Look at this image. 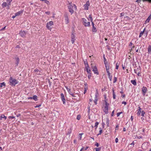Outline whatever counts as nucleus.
<instances>
[{"mask_svg":"<svg viewBox=\"0 0 151 151\" xmlns=\"http://www.w3.org/2000/svg\"><path fill=\"white\" fill-rule=\"evenodd\" d=\"M87 88H88V87L87 86H85V88H84V89H85V90H84V93H85L86 92L87 90Z\"/></svg>","mask_w":151,"mask_h":151,"instance_id":"obj_39","label":"nucleus"},{"mask_svg":"<svg viewBox=\"0 0 151 151\" xmlns=\"http://www.w3.org/2000/svg\"><path fill=\"white\" fill-rule=\"evenodd\" d=\"M89 18L90 19L91 22H92L93 19L91 16V15H90L89 16Z\"/></svg>","mask_w":151,"mask_h":151,"instance_id":"obj_43","label":"nucleus"},{"mask_svg":"<svg viewBox=\"0 0 151 151\" xmlns=\"http://www.w3.org/2000/svg\"><path fill=\"white\" fill-rule=\"evenodd\" d=\"M72 130V127H70V129H68V132L67 134V135L70 134L71 133Z\"/></svg>","mask_w":151,"mask_h":151,"instance_id":"obj_16","label":"nucleus"},{"mask_svg":"<svg viewBox=\"0 0 151 151\" xmlns=\"http://www.w3.org/2000/svg\"><path fill=\"white\" fill-rule=\"evenodd\" d=\"M99 129H100L99 132V133L98 134V135L101 134L102 132V130L101 128H100Z\"/></svg>","mask_w":151,"mask_h":151,"instance_id":"obj_32","label":"nucleus"},{"mask_svg":"<svg viewBox=\"0 0 151 151\" xmlns=\"http://www.w3.org/2000/svg\"><path fill=\"white\" fill-rule=\"evenodd\" d=\"M28 99H32V97H29L28 98Z\"/></svg>","mask_w":151,"mask_h":151,"instance_id":"obj_64","label":"nucleus"},{"mask_svg":"<svg viewBox=\"0 0 151 151\" xmlns=\"http://www.w3.org/2000/svg\"><path fill=\"white\" fill-rule=\"evenodd\" d=\"M20 45H21L20 44H19V45H17L15 47V48H21V46H20Z\"/></svg>","mask_w":151,"mask_h":151,"instance_id":"obj_40","label":"nucleus"},{"mask_svg":"<svg viewBox=\"0 0 151 151\" xmlns=\"http://www.w3.org/2000/svg\"><path fill=\"white\" fill-rule=\"evenodd\" d=\"M9 119H14L15 117L14 116H9Z\"/></svg>","mask_w":151,"mask_h":151,"instance_id":"obj_50","label":"nucleus"},{"mask_svg":"<svg viewBox=\"0 0 151 151\" xmlns=\"http://www.w3.org/2000/svg\"><path fill=\"white\" fill-rule=\"evenodd\" d=\"M95 145L97 147H98L99 146V144L98 143L96 142L95 144Z\"/></svg>","mask_w":151,"mask_h":151,"instance_id":"obj_47","label":"nucleus"},{"mask_svg":"<svg viewBox=\"0 0 151 151\" xmlns=\"http://www.w3.org/2000/svg\"><path fill=\"white\" fill-rule=\"evenodd\" d=\"M86 70L87 72L88 73H91V70L90 69V68L89 67V68H88V66L86 67Z\"/></svg>","mask_w":151,"mask_h":151,"instance_id":"obj_25","label":"nucleus"},{"mask_svg":"<svg viewBox=\"0 0 151 151\" xmlns=\"http://www.w3.org/2000/svg\"><path fill=\"white\" fill-rule=\"evenodd\" d=\"M131 83L134 86L137 85V83L135 80H132L131 81Z\"/></svg>","mask_w":151,"mask_h":151,"instance_id":"obj_19","label":"nucleus"},{"mask_svg":"<svg viewBox=\"0 0 151 151\" xmlns=\"http://www.w3.org/2000/svg\"><path fill=\"white\" fill-rule=\"evenodd\" d=\"M81 116L80 115H78L77 116V119L79 120L81 118Z\"/></svg>","mask_w":151,"mask_h":151,"instance_id":"obj_37","label":"nucleus"},{"mask_svg":"<svg viewBox=\"0 0 151 151\" xmlns=\"http://www.w3.org/2000/svg\"><path fill=\"white\" fill-rule=\"evenodd\" d=\"M95 149L96 150L95 151H100V150L101 149V147L96 148H95Z\"/></svg>","mask_w":151,"mask_h":151,"instance_id":"obj_34","label":"nucleus"},{"mask_svg":"<svg viewBox=\"0 0 151 151\" xmlns=\"http://www.w3.org/2000/svg\"><path fill=\"white\" fill-rule=\"evenodd\" d=\"M99 124V123L98 122H96L95 123V125L94 127H95V129H96L97 127H98V125Z\"/></svg>","mask_w":151,"mask_h":151,"instance_id":"obj_31","label":"nucleus"},{"mask_svg":"<svg viewBox=\"0 0 151 151\" xmlns=\"http://www.w3.org/2000/svg\"><path fill=\"white\" fill-rule=\"evenodd\" d=\"M119 64H118V63H116V69H118V67H119Z\"/></svg>","mask_w":151,"mask_h":151,"instance_id":"obj_42","label":"nucleus"},{"mask_svg":"<svg viewBox=\"0 0 151 151\" xmlns=\"http://www.w3.org/2000/svg\"><path fill=\"white\" fill-rule=\"evenodd\" d=\"M75 37L74 35L73 34H72L71 35V41L72 44H73L74 43L75 41L76 40Z\"/></svg>","mask_w":151,"mask_h":151,"instance_id":"obj_11","label":"nucleus"},{"mask_svg":"<svg viewBox=\"0 0 151 151\" xmlns=\"http://www.w3.org/2000/svg\"><path fill=\"white\" fill-rule=\"evenodd\" d=\"M105 66L106 68V70H109V68L108 65H105Z\"/></svg>","mask_w":151,"mask_h":151,"instance_id":"obj_35","label":"nucleus"},{"mask_svg":"<svg viewBox=\"0 0 151 151\" xmlns=\"http://www.w3.org/2000/svg\"><path fill=\"white\" fill-rule=\"evenodd\" d=\"M84 64L85 65V68H86V67L88 66V68H89V66H88V63H87V61H84Z\"/></svg>","mask_w":151,"mask_h":151,"instance_id":"obj_27","label":"nucleus"},{"mask_svg":"<svg viewBox=\"0 0 151 151\" xmlns=\"http://www.w3.org/2000/svg\"><path fill=\"white\" fill-rule=\"evenodd\" d=\"M10 85L12 86H15V85L18 84L19 81L16 79L13 78L12 77L9 78Z\"/></svg>","mask_w":151,"mask_h":151,"instance_id":"obj_1","label":"nucleus"},{"mask_svg":"<svg viewBox=\"0 0 151 151\" xmlns=\"http://www.w3.org/2000/svg\"><path fill=\"white\" fill-rule=\"evenodd\" d=\"M148 52L149 53L151 52V45H149L148 48Z\"/></svg>","mask_w":151,"mask_h":151,"instance_id":"obj_24","label":"nucleus"},{"mask_svg":"<svg viewBox=\"0 0 151 151\" xmlns=\"http://www.w3.org/2000/svg\"><path fill=\"white\" fill-rule=\"evenodd\" d=\"M145 28L141 32L139 36V37H141L143 35L144 32L145 31Z\"/></svg>","mask_w":151,"mask_h":151,"instance_id":"obj_18","label":"nucleus"},{"mask_svg":"<svg viewBox=\"0 0 151 151\" xmlns=\"http://www.w3.org/2000/svg\"><path fill=\"white\" fill-rule=\"evenodd\" d=\"M103 58H104V61H106V59L105 57V55H104V56H103Z\"/></svg>","mask_w":151,"mask_h":151,"instance_id":"obj_54","label":"nucleus"},{"mask_svg":"<svg viewBox=\"0 0 151 151\" xmlns=\"http://www.w3.org/2000/svg\"><path fill=\"white\" fill-rule=\"evenodd\" d=\"M114 110L112 112L111 114V116H113L114 115Z\"/></svg>","mask_w":151,"mask_h":151,"instance_id":"obj_59","label":"nucleus"},{"mask_svg":"<svg viewBox=\"0 0 151 151\" xmlns=\"http://www.w3.org/2000/svg\"><path fill=\"white\" fill-rule=\"evenodd\" d=\"M1 120L2 119V118H4L5 119H6V116H5L4 115V114H2L1 116Z\"/></svg>","mask_w":151,"mask_h":151,"instance_id":"obj_29","label":"nucleus"},{"mask_svg":"<svg viewBox=\"0 0 151 151\" xmlns=\"http://www.w3.org/2000/svg\"><path fill=\"white\" fill-rule=\"evenodd\" d=\"M16 62L15 63L16 66H17L19 62V59L18 57H16L15 58Z\"/></svg>","mask_w":151,"mask_h":151,"instance_id":"obj_14","label":"nucleus"},{"mask_svg":"<svg viewBox=\"0 0 151 151\" xmlns=\"http://www.w3.org/2000/svg\"><path fill=\"white\" fill-rule=\"evenodd\" d=\"M112 94H113V98L114 99H116V95H115V93L114 92V89L113 88V89H112Z\"/></svg>","mask_w":151,"mask_h":151,"instance_id":"obj_15","label":"nucleus"},{"mask_svg":"<svg viewBox=\"0 0 151 151\" xmlns=\"http://www.w3.org/2000/svg\"><path fill=\"white\" fill-rule=\"evenodd\" d=\"M141 113V111H138V112L137 113V114L138 115H140Z\"/></svg>","mask_w":151,"mask_h":151,"instance_id":"obj_46","label":"nucleus"},{"mask_svg":"<svg viewBox=\"0 0 151 151\" xmlns=\"http://www.w3.org/2000/svg\"><path fill=\"white\" fill-rule=\"evenodd\" d=\"M115 141L116 143H117L118 142V139L117 138H116L115 139Z\"/></svg>","mask_w":151,"mask_h":151,"instance_id":"obj_52","label":"nucleus"},{"mask_svg":"<svg viewBox=\"0 0 151 151\" xmlns=\"http://www.w3.org/2000/svg\"><path fill=\"white\" fill-rule=\"evenodd\" d=\"M48 82L50 86H51V82L49 80H48Z\"/></svg>","mask_w":151,"mask_h":151,"instance_id":"obj_57","label":"nucleus"},{"mask_svg":"<svg viewBox=\"0 0 151 151\" xmlns=\"http://www.w3.org/2000/svg\"><path fill=\"white\" fill-rule=\"evenodd\" d=\"M61 98L63 101V104H64L65 103V99L63 93L61 94Z\"/></svg>","mask_w":151,"mask_h":151,"instance_id":"obj_10","label":"nucleus"},{"mask_svg":"<svg viewBox=\"0 0 151 151\" xmlns=\"http://www.w3.org/2000/svg\"><path fill=\"white\" fill-rule=\"evenodd\" d=\"M147 91V89L146 87L143 86L142 88V92L143 93L144 95H145Z\"/></svg>","mask_w":151,"mask_h":151,"instance_id":"obj_8","label":"nucleus"},{"mask_svg":"<svg viewBox=\"0 0 151 151\" xmlns=\"http://www.w3.org/2000/svg\"><path fill=\"white\" fill-rule=\"evenodd\" d=\"M102 128H103L104 127V123H102Z\"/></svg>","mask_w":151,"mask_h":151,"instance_id":"obj_62","label":"nucleus"},{"mask_svg":"<svg viewBox=\"0 0 151 151\" xmlns=\"http://www.w3.org/2000/svg\"><path fill=\"white\" fill-rule=\"evenodd\" d=\"M0 84H1V85H0V87L1 88H2L3 87H5L6 86L5 83L4 82L1 83Z\"/></svg>","mask_w":151,"mask_h":151,"instance_id":"obj_22","label":"nucleus"},{"mask_svg":"<svg viewBox=\"0 0 151 151\" xmlns=\"http://www.w3.org/2000/svg\"><path fill=\"white\" fill-rule=\"evenodd\" d=\"M73 6L71 5H70L68 6V8L69 9V11L71 14H73L74 12L73 10Z\"/></svg>","mask_w":151,"mask_h":151,"instance_id":"obj_7","label":"nucleus"},{"mask_svg":"<svg viewBox=\"0 0 151 151\" xmlns=\"http://www.w3.org/2000/svg\"><path fill=\"white\" fill-rule=\"evenodd\" d=\"M140 68L139 66V67L138 68H137V72H138V70H140Z\"/></svg>","mask_w":151,"mask_h":151,"instance_id":"obj_58","label":"nucleus"},{"mask_svg":"<svg viewBox=\"0 0 151 151\" xmlns=\"http://www.w3.org/2000/svg\"><path fill=\"white\" fill-rule=\"evenodd\" d=\"M98 99H97L96 95L95 99L94 100V102L95 104H97Z\"/></svg>","mask_w":151,"mask_h":151,"instance_id":"obj_30","label":"nucleus"},{"mask_svg":"<svg viewBox=\"0 0 151 151\" xmlns=\"http://www.w3.org/2000/svg\"><path fill=\"white\" fill-rule=\"evenodd\" d=\"M104 102L105 106L103 109V110L105 114H107L108 112L109 104L107 102L106 100H105Z\"/></svg>","mask_w":151,"mask_h":151,"instance_id":"obj_2","label":"nucleus"},{"mask_svg":"<svg viewBox=\"0 0 151 151\" xmlns=\"http://www.w3.org/2000/svg\"><path fill=\"white\" fill-rule=\"evenodd\" d=\"M106 124L107 127H109V120L108 118L106 119Z\"/></svg>","mask_w":151,"mask_h":151,"instance_id":"obj_26","label":"nucleus"},{"mask_svg":"<svg viewBox=\"0 0 151 151\" xmlns=\"http://www.w3.org/2000/svg\"><path fill=\"white\" fill-rule=\"evenodd\" d=\"M65 22L66 24H68L69 23V18L67 14H65Z\"/></svg>","mask_w":151,"mask_h":151,"instance_id":"obj_9","label":"nucleus"},{"mask_svg":"<svg viewBox=\"0 0 151 151\" xmlns=\"http://www.w3.org/2000/svg\"><path fill=\"white\" fill-rule=\"evenodd\" d=\"M116 81H117V78H116V77H114V79L113 83H115L116 82Z\"/></svg>","mask_w":151,"mask_h":151,"instance_id":"obj_41","label":"nucleus"},{"mask_svg":"<svg viewBox=\"0 0 151 151\" xmlns=\"http://www.w3.org/2000/svg\"><path fill=\"white\" fill-rule=\"evenodd\" d=\"M104 64L105 65H108V64H107L108 63V62L107 61H104Z\"/></svg>","mask_w":151,"mask_h":151,"instance_id":"obj_49","label":"nucleus"},{"mask_svg":"<svg viewBox=\"0 0 151 151\" xmlns=\"http://www.w3.org/2000/svg\"><path fill=\"white\" fill-rule=\"evenodd\" d=\"M32 99H34L35 101H37L38 100V99L37 98V96L36 95H34L32 97Z\"/></svg>","mask_w":151,"mask_h":151,"instance_id":"obj_20","label":"nucleus"},{"mask_svg":"<svg viewBox=\"0 0 151 151\" xmlns=\"http://www.w3.org/2000/svg\"><path fill=\"white\" fill-rule=\"evenodd\" d=\"M53 22L52 21L49 22H48L46 25L47 28L49 29H50L51 28L50 27L52 25H53Z\"/></svg>","mask_w":151,"mask_h":151,"instance_id":"obj_4","label":"nucleus"},{"mask_svg":"<svg viewBox=\"0 0 151 151\" xmlns=\"http://www.w3.org/2000/svg\"><path fill=\"white\" fill-rule=\"evenodd\" d=\"M89 74L88 76V78L90 79L91 77V73H88Z\"/></svg>","mask_w":151,"mask_h":151,"instance_id":"obj_36","label":"nucleus"},{"mask_svg":"<svg viewBox=\"0 0 151 151\" xmlns=\"http://www.w3.org/2000/svg\"><path fill=\"white\" fill-rule=\"evenodd\" d=\"M66 89L67 90L68 92L69 93L70 95H71V94H72L73 93V92L72 91H71L70 89L69 88H68L67 87H66Z\"/></svg>","mask_w":151,"mask_h":151,"instance_id":"obj_17","label":"nucleus"},{"mask_svg":"<svg viewBox=\"0 0 151 151\" xmlns=\"http://www.w3.org/2000/svg\"><path fill=\"white\" fill-rule=\"evenodd\" d=\"M122 113V112H118L117 113V117L119 116V115Z\"/></svg>","mask_w":151,"mask_h":151,"instance_id":"obj_44","label":"nucleus"},{"mask_svg":"<svg viewBox=\"0 0 151 151\" xmlns=\"http://www.w3.org/2000/svg\"><path fill=\"white\" fill-rule=\"evenodd\" d=\"M151 19V15H150L146 20L145 22V24H146L147 22H149Z\"/></svg>","mask_w":151,"mask_h":151,"instance_id":"obj_13","label":"nucleus"},{"mask_svg":"<svg viewBox=\"0 0 151 151\" xmlns=\"http://www.w3.org/2000/svg\"><path fill=\"white\" fill-rule=\"evenodd\" d=\"M141 112V115H142V116H144V115L145 113V111L143 110Z\"/></svg>","mask_w":151,"mask_h":151,"instance_id":"obj_38","label":"nucleus"},{"mask_svg":"<svg viewBox=\"0 0 151 151\" xmlns=\"http://www.w3.org/2000/svg\"><path fill=\"white\" fill-rule=\"evenodd\" d=\"M73 142H74V143H76V142H77V140H76V139H74V140Z\"/></svg>","mask_w":151,"mask_h":151,"instance_id":"obj_63","label":"nucleus"},{"mask_svg":"<svg viewBox=\"0 0 151 151\" xmlns=\"http://www.w3.org/2000/svg\"><path fill=\"white\" fill-rule=\"evenodd\" d=\"M20 35L22 37H24L25 36V32L23 31H21L19 33Z\"/></svg>","mask_w":151,"mask_h":151,"instance_id":"obj_12","label":"nucleus"},{"mask_svg":"<svg viewBox=\"0 0 151 151\" xmlns=\"http://www.w3.org/2000/svg\"><path fill=\"white\" fill-rule=\"evenodd\" d=\"M71 95L73 97L72 98V99H76V96L75 94H74L73 93L72 94H71Z\"/></svg>","mask_w":151,"mask_h":151,"instance_id":"obj_28","label":"nucleus"},{"mask_svg":"<svg viewBox=\"0 0 151 151\" xmlns=\"http://www.w3.org/2000/svg\"><path fill=\"white\" fill-rule=\"evenodd\" d=\"M92 31L93 32H96L97 31L96 28L94 26H92Z\"/></svg>","mask_w":151,"mask_h":151,"instance_id":"obj_23","label":"nucleus"},{"mask_svg":"<svg viewBox=\"0 0 151 151\" xmlns=\"http://www.w3.org/2000/svg\"><path fill=\"white\" fill-rule=\"evenodd\" d=\"M90 5L89 1H87L86 4H85L83 6L84 9L86 10H88V7Z\"/></svg>","mask_w":151,"mask_h":151,"instance_id":"obj_6","label":"nucleus"},{"mask_svg":"<svg viewBox=\"0 0 151 151\" xmlns=\"http://www.w3.org/2000/svg\"><path fill=\"white\" fill-rule=\"evenodd\" d=\"M88 148V147H86V148H84V150H86Z\"/></svg>","mask_w":151,"mask_h":151,"instance_id":"obj_60","label":"nucleus"},{"mask_svg":"<svg viewBox=\"0 0 151 151\" xmlns=\"http://www.w3.org/2000/svg\"><path fill=\"white\" fill-rule=\"evenodd\" d=\"M92 70L94 72V73L95 74H96L97 75L99 74V73L98 72V70H97V69L96 66H92Z\"/></svg>","mask_w":151,"mask_h":151,"instance_id":"obj_5","label":"nucleus"},{"mask_svg":"<svg viewBox=\"0 0 151 151\" xmlns=\"http://www.w3.org/2000/svg\"><path fill=\"white\" fill-rule=\"evenodd\" d=\"M122 104H124L125 105H126L127 104V103L125 101H123L122 103Z\"/></svg>","mask_w":151,"mask_h":151,"instance_id":"obj_56","label":"nucleus"},{"mask_svg":"<svg viewBox=\"0 0 151 151\" xmlns=\"http://www.w3.org/2000/svg\"><path fill=\"white\" fill-rule=\"evenodd\" d=\"M41 106V104H40L38 105H37L35 107H40Z\"/></svg>","mask_w":151,"mask_h":151,"instance_id":"obj_61","label":"nucleus"},{"mask_svg":"<svg viewBox=\"0 0 151 151\" xmlns=\"http://www.w3.org/2000/svg\"><path fill=\"white\" fill-rule=\"evenodd\" d=\"M34 72H37L38 71L40 72L39 70L38 69H35L34 70Z\"/></svg>","mask_w":151,"mask_h":151,"instance_id":"obj_51","label":"nucleus"},{"mask_svg":"<svg viewBox=\"0 0 151 151\" xmlns=\"http://www.w3.org/2000/svg\"><path fill=\"white\" fill-rule=\"evenodd\" d=\"M45 13L46 14L49 15L50 13V12H45Z\"/></svg>","mask_w":151,"mask_h":151,"instance_id":"obj_53","label":"nucleus"},{"mask_svg":"<svg viewBox=\"0 0 151 151\" xmlns=\"http://www.w3.org/2000/svg\"><path fill=\"white\" fill-rule=\"evenodd\" d=\"M119 127V126L118 125H116L115 127V130H117L118 129V127Z\"/></svg>","mask_w":151,"mask_h":151,"instance_id":"obj_45","label":"nucleus"},{"mask_svg":"<svg viewBox=\"0 0 151 151\" xmlns=\"http://www.w3.org/2000/svg\"><path fill=\"white\" fill-rule=\"evenodd\" d=\"M110 81H111L112 79V76H110V74H109V75H108Z\"/></svg>","mask_w":151,"mask_h":151,"instance_id":"obj_33","label":"nucleus"},{"mask_svg":"<svg viewBox=\"0 0 151 151\" xmlns=\"http://www.w3.org/2000/svg\"><path fill=\"white\" fill-rule=\"evenodd\" d=\"M106 72L107 73L108 75H109V74H110V73L109 72V70H106Z\"/></svg>","mask_w":151,"mask_h":151,"instance_id":"obj_55","label":"nucleus"},{"mask_svg":"<svg viewBox=\"0 0 151 151\" xmlns=\"http://www.w3.org/2000/svg\"><path fill=\"white\" fill-rule=\"evenodd\" d=\"M83 20V24L85 27L90 26V22L87 21V20L85 18L82 19Z\"/></svg>","mask_w":151,"mask_h":151,"instance_id":"obj_3","label":"nucleus"},{"mask_svg":"<svg viewBox=\"0 0 151 151\" xmlns=\"http://www.w3.org/2000/svg\"><path fill=\"white\" fill-rule=\"evenodd\" d=\"M139 72H140V70H138V73H137V75L139 76H141V73H140Z\"/></svg>","mask_w":151,"mask_h":151,"instance_id":"obj_48","label":"nucleus"},{"mask_svg":"<svg viewBox=\"0 0 151 151\" xmlns=\"http://www.w3.org/2000/svg\"><path fill=\"white\" fill-rule=\"evenodd\" d=\"M23 12V11H19L18 12H17L15 14V15H16V16H19V15L20 14L22 13Z\"/></svg>","mask_w":151,"mask_h":151,"instance_id":"obj_21","label":"nucleus"}]
</instances>
